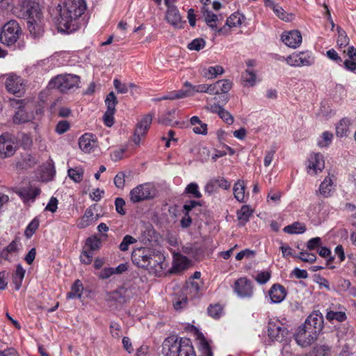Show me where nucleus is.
<instances>
[{"instance_id": "1", "label": "nucleus", "mask_w": 356, "mask_h": 356, "mask_svg": "<svg viewBox=\"0 0 356 356\" xmlns=\"http://www.w3.org/2000/svg\"><path fill=\"white\" fill-rule=\"evenodd\" d=\"M60 13L58 18V29L60 32L70 33L79 28V18L86 9L84 0H65L63 6H59Z\"/></svg>"}, {"instance_id": "2", "label": "nucleus", "mask_w": 356, "mask_h": 356, "mask_svg": "<svg viewBox=\"0 0 356 356\" xmlns=\"http://www.w3.org/2000/svg\"><path fill=\"white\" fill-rule=\"evenodd\" d=\"M323 327V318L318 312H313L300 326L295 334V340L302 347H307L314 343Z\"/></svg>"}, {"instance_id": "3", "label": "nucleus", "mask_w": 356, "mask_h": 356, "mask_svg": "<svg viewBox=\"0 0 356 356\" xmlns=\"http://www.w3.org/2000/svg\"><path fill=\"white\" fill-rule=\"evenodd\" d=\"M23 15L27 17L28 29L33 38H40L44 32L42 15L38 3L23 0L21 4Z\"/></svg>"}, {"instance_id": "4", "label": "nucleus", "mask_w": 356, "mask_h": 356, "mask_svg": "<svg viewBox=\"0 0 356 356\" xmlns=\"http://www.w3.org/2000/svg\"><path fill=\"white\" fill-rule=\"evenodd\" d=\"M163 353L165 356H196L188 339L165 340L163 344Z\"/></svg>"}, {"instance_id": "5", "label": "nucleus", "mask_w": 356, "mask_h": 356, "mask_svg": "<svg viewBox=\"0 0 356 356\" xmlns=\"http://www.w3.org/2000/svg\"><path fill=\"white\" fill-rule=\"evenodd\" d=\"M80 82L79 76L72 74H60L51 79L49 86L51 88L58 89L61 92H66L70 89L78 88Z\"/></svg>"}, {"instance_id": "6", "label": "nucleus", "mask_w": 356, "mask_h": 356, "mask_svg": "<svg viewBox=\"0 0 356 356\" xmlns=\"http://www.w3.org/2000/svg\"><path fill=\"white\" fill-rule=\"evenodd\" d=\"M21 29L15 20H10L2 28L0 35V40L7 45L15 44L21 34Z\"/></svg>"}, {"instance_id": "7", "label": "nucleus", "mask_w": 356, "mask_h": 356, "mask_svg": "<svg viewBox=\"0 0 356 356\" xmlns=\"http://www.w3.org/2000/svg\"><path fill=\"white\" fill-rule=\"evenodd\" d=\"M17 137L8 132L0 135V155L1 157L13 156L17 149Z\"/></svg>"}, {"instance_id": "8", "label": "nucleus", "mask_w": 356, "mask_h": 356, "mask_svg": "<svg viewBox=\"0 0 356 356\" xmlns=\"http://www.w3.org/2000/svg\"><path fill=\"white\" fill-rule=\"evenodd\" d=\"M155 189L149 184H140L133 188L130 192V200L132 202L136 203L154 197Z\"/></svg>"}, {"instance_id": "9", "label": "nucleus", "mask_w": 356, "mask_h": 356, "mask_svg": "<svg viewBox=\"0 0 356 356\" xmlns=\"http://www.w3.org/2000/svg\"><path fill=\"white\" fill-rule=\"evenodd\" d=\"M267 330L272 341L282 342L288 335L286 327L278 320L269 321Z\"/></svg>"}, {"instance_id": "10", "label": "nucleus", "mask_w": 356, "mask_h": 356, "mask_svg": "<svg viewBox=\"0 0 356 356\" xmlns=\"http://www.w3.org/2000/svg\"><path fill=\"white\" fill-rule=\"evenodd\" d=\"M285 60L293 67L310 66L314 63V57L312 52L302 51L288 56Z\"/></svg>"}, {"instance_id": "11", "label": "nucleus", "mask_w": 356, "mask_h": 356, "mask_svg": "<svg viewBox=\"0 0 356 356\" xmlns=\"http://www.w3.org/2000/svg\"><path fill=\"white\" fill-rule=\"evenodd\" d=\"M152 121L151 115H145L137 124L133 136V142L139 145L141 140L145 136Z\"/></svg>"}, {"instance_id": "12", "label": "nucleus", "mask_w": 356, "mask_h": 356, "mask_svg": "<svg viewBox=\"0 0 356 356\" xmlns=\"http://www.w3.org/2000/svg\"><path fill=\"white\" fill-rule=\"evenodd\" d=\"M234 291L240 298H250L253 294L252 282L247 277H241L235 281Z\"/></svg>"}, {"instance_id": "13", "label": "nucleus", "mask_w": 356, "mask_h": 356, "mask_svg": "<svg viewBox=\"0 0 356 356\" xmlns=\"http://www.w3.org/2000/svg\"><path fill=\"white\" fill-rule=\"evenodd\" d=\"M153 251L149 248H140L134 250L131 254L133 263L140 268H145Z\"/></svg>"}, {"instance_id": "14", "label": "nucleus", "mask_w": 356, "mask_h": 356, "mask_svg": "<svg viewBox=\"0 0 356 356\" xmlns=\"http://www.w3.org/2000/svg\"><path fill=\"white\" fill-rule=\"evenodd\" d=\"M335 187V177L330 174L325 177L321 183L319 188L316 191V195L322 196L324 198H328L332 196Z\"/></svg>"}, {"instance_id": "15", "label": "nucleus", "mask_w": 356, "mask_h": 356, "mask_svg": "<svg viewBox=\"0 0 356 356\" xmlns=\"http://www.w3.org/2000/svg\"><path fill=\"white\" fill-rule=\"evenodd\" d=\"M325 168L323 156L319 153L312 154L308 159L307 172L310 175H316L321 172Z\"/></svg>"}, {"instance_id": "16", "label": "nucleus", "mask_w": 356, "mask_h": 356, "mask_svg": "<svg viewBox=\"0 0 356 356\" xmlns=\"http://www.w3.org/2000/svg\"><path fill=\"white\" fill-rule=\"evenodd\" d=\"M79 145L85 153L95 152L97 148V138L92 134H84L79 140Z\"/></svg>"}, {"instance_id": "17", "label": "nucleus", "mask_w": 356, "mask_h": 356, "mask_svg": "<svg viewBox=\"0 0 356 356\" xmlns=\"http://www.w3.org/2000/svg\"><path fill=\"white\" fill-rule=\"evenodd\" d=\"M34 119L35 114L33 111L25 105L20 109L15 111L13 117V122L15 124H20L32 122Z\"/></svg>"}, {"instance_id": "18", "label": "nucleus", "mask_w": 356, "mask_h": 356, "mask_svg": "<svg viewBox=\"0 0 356 356\" xmlns=\"http://www.w3.org/2000/svg\"><path fill=\"white\" fill-rule=\"evenodd\" d=\"M302 35L299 31L293 30L284 32L281 35V40L289 47L297 48L302 42Z\"/></svg>"}, {"instance_id": "19", "label": "nucleus", "mask_w": 356, "mask_h": 356, "mask_svg": "<svg viewBox=\"0 0 356 356\" xmlns=\"http://www.w3.org/2000/svg\"><path fill=\"white\" fill-rule=\"evenodd\" d=\"M165 19L175 29L184 28L186 23L175 6H169L166 12Z\"/></svg>"}, {"instance_id": "20", "label": "nucleus", "mask_w": 356, "mask_h": 356, "mask_svg": "<svg viewBox=\"0 0 356 356\" xmlns=\"http://www.w3.org/2000/svg\"><path fill=\"white\" fill-rule=\"evenodd\" d=\"M5 85L8 91L13 94L19 93L24 89L22 79L15 74H9Z\"/></svg>"}, {"instance_id": "21", "label": "nucleus", "mask_w": 356, "mask_h": 356, "mask_svg": "<svg viewBox=\"0 0 356 356\" xmlns=\"http://www.w3.org/2000/svg\"><path fill=\"white\" fill-rule=\"evenodd\" d=\"M268 295L271 303L277 304L284 300L286 292L283 286L279 284H275L270 287L268 291Z\"/></svg>"}, {"instance_id": "22", "label": "nucleus", "mask_w": 356, "mask_h": 356, "mask_svg": "<svg viewBox=\"0 0 356 356\" xmlns=\"http://www.w3.org/2000/svg\"><path fill=\"white\" fill-rule=\"evenodd\" d=\"M163 257L161 254H155L154 252L148 261V266L146 269L154 273L160 272L163 269L162 262Z\"/></svg>"}, {"instance_id": "23", "label": "nucleus", "mask_w": 356, "mask_h": 356, "mask_svg": "<svg viewBox=\"0 0 356 356\" xmlns=\"http://www.w3.org/2000/svg\"><path fill=\"white\" fill-rule=\"evenodd\" d=\"M129 298V291L127 289L121 287L113 291L109 295V298L111 300L123 303L127 301Z\"/></svg>"}, {"instance_id": "24", "label": "nucleus", "mask_w": 356, "mask_h": 356, "mask_svg": "<svg viewBox=\"0 0 356 356\" xmlns=\"http://www.w3.org/2000/svg\"><path fill=\"white\" fill-rule=\"evenodd\" d=\"M189 265V260L186 257L177 254L174 257L172 269L174 272L185 270Z\"/></svg>"}, {"instance_id": "25", "label": "nucleus", "mask_w": 356, "mask_h": 356, "mask_svg": "<svg viewBox=\"0 0 356 356\" xmlns=\"http://www.w3.org/2000/svg\"><path fill=\"white\" fill-rule=\"evenodd\" d=\"M253 213V210L248 205H243L240 210L237 211V218L239 225H245L250 220Z\"/></svg>"}, {"instance_id": "26", "label": "nucleus", "mask_w": 356, "mask_h": 356, "mask_svg": "<svg viewBox=\"0 0 356 356\" xmlns=\"http://www.w3.org/2000/svg\"><path fill=\"white\" fill-rule=\"evenodd\" d=\"M190 122L193 126V131L194 133L202 135L207 134V124L202 122L197 116H193Z\"/></svg>"}, {"instance_id": "27", "label": "nucleus", "mask_w": 356, "mask_h": 356, "mask_svg": "<svg viewBox=\"0 0 356 356\" xmlns=\"http://www.w3.org/2000/svg\"><path fill=\"white\" fill-rule=\"evenodd\" d=\"M202 13L204 17L207 24L213 30H217L216 24L218 20V16L209 10L207 7H202Z\"/></svg>"}, {"instance_id": "28", "label": "nucleus", "mask_w": 356, "mask_h": 356, "mask_svg": "<svg viewBox=\"0 0 356 356\" xmlns=\"http://www.w3.org/2000/svg\"><path fill=\"white\" fill-rule=\"evenodd\" d=\"M350 124V120L346 118L341 119L336 126V135L338 137L342 138L347 136L349 132V126Z\"/></svg>"}, {"instance_id": "29", "label": "nucleus", "mask_w": 356, "mask_h": 356, "mask_svg": "<svg viewBox=\"0 0 356 356\" xmlns=\"http://www.w3.org/2000/svg\"><path fill=\"white\" fill-rule=\"evenodd\" d=\"M306 229L305 224L300 222H294L291 225L284 227L283 231L289 234H303Z\"/></svg>"}, {"instance_id": "30", "label": "nucleus", "mask_w": 356, "mask_h": 356, "mask_svg": "<svg viewBox=\"0 0 356 356\" xmlns=\"http://www.w3.org/2000/svg\"><path fill=\"white\" fill-rule=\"evenodd\" d=\"M40 193V189L39 188L30 186L22 188L20 191L19 194L25 200L33 201Z\"/></svg>"}, {"instance_id": "31", "label": "nucleus", "mask_w": 356, "mask_h": 356, "mask_svg": "<svg viewBox=\"0 0 356 356\" xmlns=\"http://www.w3.org/2000/svg\"><path fill=\"white\" fill-rule=\"evenodd\" d=\"M197 343L200 350L204 356H212V352L209 342L207 341L202 334L197 335Z\"/></svg>"}, {"instance_id": "32", "label": "nucleus", "mask_w": 356, "mask_h": 356, "mask_svg": "<svg viewBox=\"0 0 356 356\" xmlns=\"http://www.w3.org/2000/svg\"><path fill=\"white\" fill-rule=\"evenodd\" d=\"M83 286L79 280H76L71 287V290L67 294L69 299L80 298L82 295Z\"/></svg>"}, {"instance_id": "33", "label": "nucleus", "mask_w": 356, "mask_h": 356, "mask_svg": "<svg viewBox=\"0 0 356 356\" xmlns=\"http://www.w3.org/2000/svg\"><path fill=\"white\" fill-rule=\"evenodd\" d=\"M245 184L243 181H238L234 186V197L240 202H245Z\"/></svg>"}, {"instance_id": "34", "label": "nucleus", "mask_w": 356, "mask_h": 356, "mask_svg": "<svg viewBox=\"0 0 356 356\" xmlns=\"http://www.w3.org/2000/svg\"><path fill=\"white\" fill-rule=\"evenodd\" d=\"M25 275V270L22 268L21 265H18L17 266L15 274L13 275V282L15 284V288L16 290H19L21 285L22 280L24 277Z\"/></svg>"}, {"instance_id": "35", "label": "nucleus", "mask_w": 356, "mask_h": 356, "mask_svg": "<svg viewBox=\"0 0 356 356\" xmlns=\"http://www.w3.org/2000/svg\"><path fill=\"white\" fill-rule=\"evenodd\" d=\"M244 16L239 13H234L231 15L226 20V25L229 27H237L242 24Z\"/></svg>"}, {"instance_id": "36", "label": "nucleus", "mask_w": 356, "mask_h": 356, "mask_svg": "<svg viewBox=\"0 0 356 356\" xmlns=\"http://www.w3.org/2000/svg\"><path fill=\"white\" fill-rule=\"evenodd\" d=\"M272 9L275 14L282 20L291 22L294 19V15L292 13H286L284 10L277 4H275Z\"/></svg>"}, {"instance_id": "37", "label": "nucleus", "mask_w": 356, "mask_h": 356, "mask_svg": "<svg viewBox=\"0 0 356 356\" xmlns=\"http://www.w3.org/2000/svg\"><path fill=\"white\" fill-rule=\"evenodd\" d=\"M94 220V213L91 208L86 210L83 217L81 219L78 226L80 228H84L90 225L91 222Z\"/></svg>"}, {"instance_id": "38", "label": "nucleus", "mask_w": 356, "mask_h": 356, "mask_svg": "<svg viewBox=\"0 0 356 356\" xmlns=\"http://www.w3.org/2000/svg\"><path fill=\"white\" fill-rule=\"evenodd\" d=\"M256 73L252 70H246L242 74V80L246 86H254L256 84Z\"/></svg>"}, {"instance_id": "39", "label": "nucleus", "mask_w": 356, "mask_h": 356, "mask_svg": "<svg viewBox=\"0 0 356 356\" xmlns=\"http://www.w3.org/2000/svg\"><path fill=\"white\" fill-rule=\"evenodd\" d=\"M83 170L81 168H74L68 170V176L74 181L79 183L83 177Z\"/></svg>"}, {"instance_id": "40", "label": "nucleus", "mask_w": 356, "mask_h": 356, "mask_svg": "<svg viewBox=\"0 0 356 356\" xmlns=\"http://www.w3.org/2000/svg\"><path fill=\"white\" fill-rule=\"evenodd\" d=\"M35 163L36 160L33 156L30 154H26L18 162L17 166L20 168H29L33 167Z\"/></svg>"}, {"instance_id": "41", "label": "nucleus", "mask_w": 356, "mask_h": 356, "mask_svg": "<svg viewBox=\"0 0 356 356\" xmlns=\"http://www.w3.org/2000/svg\"><path fill=\"white\" fill-rule=\"evenodd\" d=\"M338 31V38L337 40V45L339 48H343L346 47L349 44V38L348 37L346 33L344 30H343L341 27H337Z\"/></svg>"}, {"instance_id": "42", "label": "nucleus", "mask_w": 356, "mask_h": 356, "mask_svg": "<svg viewBox=\"0 0 356 356\" xmlns=\"http://www.w3.org/2000/svg\"><path fill=\"white\" fill-rule=\"evenodd\" d=\"M224 69L220 65H216L209 67L207 72H204V76L208 79H214L218 75L223 74Z\"/></svg>"}, {"instance_id": "43", "label": "nucleus", "mask_w": 356, "mask_h": 356, "mask_svg": "<svg viewBox=\"0 0 356 356\" xmlns=\"http://www.w3.org/2000/svg\"><path fill=\"white\" fill-rule=\"evenodd\" d=\"M118 104V100L115 95L113 92H111L108 94L105 99V104L107 107L106 111L115 112V106Z\"/></svg>"}, {"instance_id": "44", "label": "nucleus", "mask_w": 356, "mask_h": 356, "mask_svg": "<svg viewBox=\"0 0 356 356\" xmlns=\"http://www.w3.org/2000/svg\"><path fill=\"white\" fill-rule=\"evenodd\" d=\"M326 318L330 321L336 320L339 322H342L346 319V315L343 312H334L330 310L327 312Z\"/></svg>"}, {"instance_id": "45", "label": "nucleus", "mask_w": 356, "mask_h": 356, "mask_svg": "<svg viewBox=\"0 0 356 356\" xmlns=\"http://www.w3.org/2000/svg\"><path fill=\"white\" fill-rule=\"evenodd\" d=\"M330 348L327 346H317L311 353V356H330Z\"/></svg>"}, {"instance_id": "46", "label": "nucleus", "mask_w": 356, "mask_h": 356, "mask_svg": "<svg viewBox=\"0 0 356 356\" xmlns=\"http://www.w3.org/2000/svg\"><path fill=\"white\" fill-rule=\"evenodd\" d=\"M216 84L219 93H227L232 87V82L227 79L219 80L216 82Z\"/></svg>"}, {"instance_id": "47", "label": "nucleus", "mask_w": 356, "mask_h": 356, "mask_svg": "<svg viewBox=\"0 0 356 356\" xmlns=\"http://www.w3.org/2000/svg\"><path fill=\"white\" fill-rule=\"evenodd\" d=\"M185 193L191 195L193 197L195 198H200L202 197V194L199 191L198 185L194 182L189 184L186 186Z\"/></svg>"}, {"instance_id": "48", "label": "nucleus", "mask_w": 356, "mask_h": 356, "mask_svg": "<svg viewBox=\"0 0 356 356\" xmlns=\"http://www.w3.org/2000/svg\"><path fill=\"white\" fill-rule=\"evenodd\" d=\"M137 242V240L130 235H126L124 236L122 241L119 245V248L121 251L125 252L128 250L129 246Z\"/></svg>"}, {"instance_id": "49", "label": "nucleus", "mask_w": 356, "mask_h": 356, "mask_svg": "<svg viewBox=\"0 0 356 356\" xmlns=\"http://www.w3.org/2000/svg\"><path fill=\"white\" fill-rule=\"evenodd\" d=\"M205 44L202 38H195L188 44L187 47L190 50L200 51L204 47Z\"/></svg>"}, {"instance_id": "50", "label": "nucleus", "mask_w": 356, "mask_h": 356, "mask_svg": "<svg viewBox=\"0 0 356 356\" xmlns=\"http://www.w3.org/2000/svg\"><path fill=\"white\" fill-rule=\"evenodd\" d=\"M333 135L331 132L324 131L322 134L321 139L318 140V145L321 147H327L332 140Z\"/></svg>"}, {"instance_id": "51", "label": "nucleus", "mask_w": 356, "mask_h": 356, "mask_svg": "<svg viewBox=\"0 0 356 356\" xmlns=\"http://www.w3.org/2000/svg\"><path fill=\"white\" fill-rule=\"evenodd\" d=\"M86 245L89 248V250L93 252L100 248L101 241L95 236L90 237L86 240Z\"/></svg>"}, {"instance_id": "52", "label": "nucleus", "mask_w": 356, "mask_h": 356, "mask_svg": "<svg viewBox=\"0 0 356 356\" xmlns=\"http://www.w3.org/2000/svg\"><path fill=\"white\" fill-rule=\"evenodd\" d=\"M296 257L304 262H308L310 264L314 263L316 260V256L314 254L306 252H300V254L296 256Z\"/></svg>"}, {"instance_id": "53", "label": "nucleus", "mask_w": 356, "mask_h": 356, "mask_svg": "<svg viewBox=\"0 0 356 356\" xmlns=\"http://www.w3.org/2000/svg\"><path fill=\"white\" fill-rule=\"evenodd\" d=\"M70 125L68 121L61 120L56 126L55 131L58 134H63L70 129Z\"/></svg>"}, {"instance_id": "54", "label": "nucleus", "mask_w": 356, "mask_h": 356, "mask_svg": "<svg viewBox=\"0 0 356 356\" xmlns=\"http://www.w3.org/2000/svg\"><path fill=\"white\" fill-rule=\"evenodd\" d=\"M39 226V222L34 219L27 226L25 230V235L27 238H30L32 236L33 233L36 231Z\"/></svg>"}, {"instance_id": "55", "label": "nucleus", "mask_w": 356, "mask_h": 356, "mask_svg": "<svg viewBox=\"0 0 356 356\" xmlns=\"http://www.w3.org/2000/svg\"><path fill=\"white\" fill-rule=\"evenodd\" d=\"M275 152L276 148L275 147H272L270 149L266 152L265 157L264 159V164L265 167H268L271 164Z\"/></svg>"}, {"instance_id": "56", "label": "nucleus", "mask_w": 356, "mask_h": 356, "mask_svg": "<svg viewBox=\"0 0 356 356\" xmlns=\"http://www.w3.org/2000/svg\"><path fill=\"white\" fill-rule=\"evenodd\" d=\"M21 246L19 238H16L6 247V250L9 253H14L17 252L20 249Z\"/></svg>"}, {"instance_id": "57", "label": "nucleus", "mask_w": 356, "mask_h": 356, "mask_svg": "<svg viewBox=\"0 0 356 356\" xmlns=\"http://www.w3.org/2000/svg\"><path fill=\"white\" fill-rule=\"evenodd\" d=\"M218 115L225 122L228 124H232L234 122V117L232 115L223 108H222Z\"/></svg>"}, {"instance_id": "58", "label": "nucleus", "mask_w": 356, "mask_h": 356, "mask_svg": "<svg viewBox=\"0 0 356 356\" xmlns=\"http://www.w3.org/2000/svg\"><path fill=\"white\" fill-rule=\"evenodd\" d=\"M115 114L114 111H106L104 114L103 119L104 122L106 126L111 127L113 126L114 123V118L113 115Z\"/></svg>"}, {"instance_id": "59", "label": "nucleus", "mask_w": 356, "mask_h": 356, "mask_svg": "<svg viewBox=\"0 0 356 356\" xmlns=\"http://www.w3.org/2000/svg\"><path fill=\"white\" fill-rule=\"evenodd\" d=\"M113 86L119 93L124 94L129 90V86L126 83H122L118 79H114Z\"/></svg>"}, {"instance_id": "60", "label": "nucleus", "mask_w": 356, "mask_h": 356, "mask_svg": "<svg viewBox=\"0 0 356 356\" xmlns=\"http://www.w3.org/2000/svg\"><path fill=\"white\" fill-rule=\"evenodd\" d=\"M222 307L220 305H211L208 308L209 314L213 318H218L221 314Z\"/></svg>"}, {"instance_id": "61", "label": "nucleus", "mask_w": 356, "mask_h": 356, "mask_svg": "<svg viewBox=\"0 0 356 356\" xmlns=\"http://www.w3.org/2000/svg\"><path fill=\"white\" fill-rule=\"evenodd\" d=\"M93 257V252L91 250H85L83 251L81 256L80 259L81 261L85 264H89L91 263Z\"/></svg>"}, {"instance_id": "62", "label": "nucleus", "mask_w": 356, "mask_h": 356, "mask_svg": "<svg viewBox=\"0 0 356 356\" xmlns=\"http://www.w3.org/2000/svg\"><path fill=\"white\" fill-rule=\"evenodd\" d=\"M125 205L124 200L121 197H117L115 200V206L116 211L120 215L126 213L124 207Z\"/></svg>"}, {"instance_id": "63", "label": "nucleus", "mask_w": 356, "mask_h": 356, "mask_svg": "<svg viewBox=\"0 0 356 356\" xmlns=\"http://www.w3.org/2000/svg\"><path fill=\"white\" fill-rule=\"evenodd\" d=\"M124 177L125 175L122 172H120L115 175L114 178V184L117 188H122L124 187L125 182Z\"/></svg>"}, {"instance_id": "64", "label": "nucleus", "mask_w": 356, "mask_h": 356, "mask_svg": "<svg viewBox=\"0 0 356 356\" xmlns=\"http://www.w3.org/2000/svg\"><path fill=\"white\" fill-rule=\"evenodd\" d=\"M270 278V273L268 271H262L257 274L256 280L261 284L266 283Z\"/></svg>"}]
</instances>
